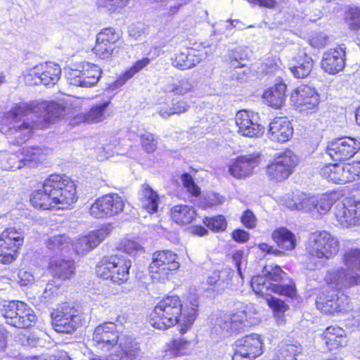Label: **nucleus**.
<instances>
[{
	"mask_svg": "<svg viewBox=\"0 0 360 360\" xmlns=\"http://www.w3.org/2000/svg\"><path fill=\"white\" fill-rule=\"evenodd\" d=\"M42 109L46 110L43 119L47 123L53 122L55 118L61 117L65 112L63 105L56 102L40 105L37 102L21 103L6 114L1 132L13 144L25 143L30 138L34 129L44 127L35 119L37 113Z\"/></svg>",
	"mask_w": 360,
	"mask_h": 360,
	"instance_id": "obj_1",
	"label": "nucleus"
},
{
	"mask_svg": "<svg viewBox=\"0 0 360 360\" xmlns=\"http://www.w3.org/2000/svg\"><path fill=\"white\" fill-rule=\"evenodd\" d=\"M198 307V299L193 297L190 304H183L176 295L167 296L161 300L155 307L150 317V323L159 330H166L176 324L179 325L181 334L186 333L193 326Z\"/></svg>",
	"mask_w": 360,
	"mask_h": 360,
	"instance_id": "obj_2",
	"label": "nucleus"
},
{
	"mask_svg": "<svg viewBox=\"0 0 360 360\" xmlns=\"http://www.w3.org/2000/svg\"><path fill=\"white\" fill-rule=\"evenodd\" d=\"M76 186L66 176L51 174L45 179L42 189L32 192V205L39 209H68L77 201Z\"/></svg>",
	"mask_w": 360,
	"mask_h": 360,
	"instance_id": "obj_3",
	"label": "nucleus"
},
{
	"mask_svg": "<svg viewBox=\"0 0 360 360\" xmlns=\"http://www.w3.org/2000/svg\"><path fill=\"white\" fill-rule=\"evenodd\" d=\"M345 267L329 271L326 276V282L338 290H343L360 285V250L351 249L344 255Z\"/></svg>",
	"mask_w": 360,
	"mask_h": 360,
	"instance_id": "obj_4",
	"label": "nucleus"
},
{
	"mask_svg": "<svg viewBox=\"0 0 360 360\" xmlns=\"http://www.w3.org/2000/svg\"><path fill=\"white\" fill-rule=\"evenodd\" d=\"M131 262L122 255H113L103 257L96 266V274L104 279L122 284L129 278V269Z\"/></svg>",
	"mask_w": 360,
	"mask_h": 360,
	"instance_id": "obj_5",
	"label": "nucleus"
},
{
	"mask_svg": "<svg viewBox=\"0 0 360 360\" xmlns=\"http://www.w3.org/2000/svg\"><path fill=\"white\" fill-rule=\"evenodd\" d=\"M338 239L326 231L311 233L305 245L306 252L311 257L330 259L339 251Z\"/></svg>",
	"mask_w": 360,
	"mask_h": 360,
	"instance_id": "obj_6",
	"label": "nucleus"
},
{
	"mask_svg": "<svg viewBox=\"0 0 360 360\" xmlns=\"http://www.w3.org/2000/svg\"><path fill=\"white\" fill-rule=\"evenodd\" d=\"M178 255L169 250L157 251L152 255L148 271L154 282H165L172 271L180 267Z\"/></svg>",
	"mask_w": 360,
	"mask_h": 360,
	"instance_id": "obj_7",
	"label": "nucleus"
},
{
	"mask_svg": "<svg viewBox=\"0 0 360 360\" xmlns=\"http://www.w3.org/2000/svg\"><path fill=\"white\" fill-rule=\"evenodd\" d=\"M1 312L8 324L19 328H29L37 321L33 310L22 302L11 301L5 303L2 305Z\"/></svg>",
	"mask_w": 360,
	"mask_h": 360,
	"instance_id": "obj_8",
	"label": "nucleus"
},
{
	"mask_svg": "<svg viewBox=\"0 0 360 360\" xmlns=\"http://www.w3.org/2000/svg\"><path fill=\"white\" fill-rule=\"evenodd\" d=\"M46 153L38 147H27L20 152L12 153L1 161L2 167L6 170H15L27 165L33 167L44 160Z\"/></svg>",
	"mask_w": 360,
	"mask_h": 360,
	"instance_id": "obj_9",
	"label": "nucleus"
},
{
	"mask_svg": "<svg viewBox=\"0 0 360 360\" xmlns=\"http://www.w3.org/2000/svg\"><path fill=\"white\" fill-rule=\"evenodd\" d=\"M124 205V200L118 194H106L94 201L89 209V213L95 219L109 218L122 212Z\"/></svg>",
	"mask_w": 360,
	"mask_h": 360,
	"instance_id": "obj_10",
	"label": "nucleus"
},
{
	"mask_svg": "<svg viewBox=\"0 0 360 360\" xmlns=\"http://www.w3.org/2000/svg\"><path fill=\"white\" fill-rule=\"evenodd\" d=\"M122 46L120 34L114 28L103 29L96 36V43L93 49L96 56L108 59L118 53Z\"/></svg>",
	"mask_w": 360,
	"mask_h": 360,
	"instance_id": "obj_11",
	"label": "nucleus"
},
{
	"mask_svg": "<svg viewBox=\"0 0 360 360\" xmlns=\"http://www.w3.org/2000/svg\"><path fill=\"white\" fill-rule=\"evenodd\" d=\"M127 336H120L117 325L113 322H105L96 327L93 334V341L96 347L103 351L109 352L112 349L120 350V342Z\"/></svg>",
	"mask_w": 360,
	"mask_h": 360,
	"instance_id": "obj_12",
	"label": "nucleus"
},
{
	"mask_svg": "<svg viewBox=\"0 0 360 360\" xmlns=\"http://www.w3.org/2000/svg\"><path fill=\"white\" fill-rule=\"evenodd\" d=\"M101 74L102 70L97 65L84 61L77 65V68L68 72V79L72 85L91 88L98 83Z\"/></svg>",
	"mask_w": 360,
	"mask_h": 360,
	"instance_id": "obj_13",
	"label": "nucleus"
},
{
	"mask_svg": "<svg viewBox=\"0 0 360 360\" xmlns=\"http://www.w3.org/2000/svg\"><path fill=\"white\" fill-rule=\"evenodd\" d=\"M247 305H242L236 311L229 314H225L217 321V325L223 332L229 335L238 333L244 330L245 328L252 324Z\"/></svg>",
	"mask_w": 360,
	"mask_h": 360,
	"instance_id": "obj_14",
	"label": "nucleus"
},
{
	"mask_svg": "<svg viewBox=\"0 0 360 360\" xmlns=\"http://www.w3.org/2000/svg\"><path fill=\"white\" fill-rule=\"evenodd\" d=\"M298 159L290 150L281 153L274 162L266 167V174L276 181H282L287 179L292 172Z\"/></svg>",
	"mask_w": 360,
	"mask_h": 360,
	"instance_id": "obj_15",
	"label": "nucleus"
},
{
	"mask_svg": "<svg viewBox=\"0 0 360 360\" xmlns=\"http://www.w3.org/2000/svg\"><path fill=\"white\" fill-rule=\"evenodd\" d=\"M232 360H254L263 353V342L257 334H251L235 342Z\"/></svg>",
	"mask_w": 360,
	"mask_h": 360,
	"instance_id": "obj_16",
	"label": "nucleus"
},
{
	"mask_svg": "<svg viewBox=\"0 0 360 360\" xmlns=\"http://www.w3.org/2000/svg\"><path fill=\"white\" fill-rule=\"evenodd\" d=\"M51 323L53 329L60 333L70 334L76 330L81 318L74 308L63 307L51 312Z\"/></svg>",
	"mask_w": 360,
	"mask_h": 360,
	"instance_id": "obj_17",
	"label": "nucleus"
},
{
	"mask_svg": "<svg viewBox=\"0 0 360 360\" xmlns=\"http://www.w3.org/2000/svg\"><path fill=\"white\" fill-rule=\"evenodd\" d=\"M348 297L343 294L339 296L334 290L326 289L316 300L317 308L324 314H335L347 310Z\"/></svg>",
	"mask_w": 360,
	"mask_h": 360,
	"instance_id": "obj_18",
	"label": "nucleus"
},
{
	"mask_svg": "<svg viewBox=\"0 0 360 360\" xmlns=\"http://www.w3.org/2000/svg\"><path fill=\"white\" fill-rule=\"evenodd\" d=\"M321 176L335 184H346L356 179V167L351 164H329L320 170Z\"/></svg>",
	"mask_w": 360,
	"mask_h": 360,
	"instance_id": "obj_19",
	"label": "nucleus"
},
{
	"mask_svg": "<svg viewBox=\"0 0 360 360\" xmlns=\"http://www.w3.org/2000/svg\"><path fill=\"white\" fill-rule=\"evenodd\" d=\"M360 148V143L350 137H342L330 142L327 154L334 160L343 161L353 157Z\"/></svg>",
	"mask_w": 360,
	"mask_h": 360,
	"instance_id": "obj_20",
	"label": "nucleus"
},
{
	"mask_svg": "<svg viewBox=\"0 0 360 360\" xmlns=\"http://www.w3.org/2000/svg\"><path fill=\"white\" fill-rule=\"evenodd\" d=\"M111 232L110 226L89 232L76 238L71 246L77 255H84L97 247Z\"/></svg>",
	"mask_w": 360,
	"mask_h": 360,
	"instance_id": "obj_21",
	"label": "nucleus"
},
{
	"mask_svg": "<svg viewBox=\"0 0 360 360\" xmlns=\"http://www.w3.org/2000/svg\"><path fill=\"white\" fill-rule=\"evenodd\" d=\"M251 286L256 294L262 296L267 295L269 290L281 295L293 297L296 290L294 284H274L264 276H256L252 278Z\"/></svg>",
	"mask_w": 360,
	"mask_h": 360,
	"instance_id": "obj_22",
	"label": "nucleus"
},
{
	"mask_svg": "<svg viewBox=\"0 0 360 360\" xmlns=\"http://www.w3.org/2000/svg\"><path fill=\"white\" fill-rule=\"evenodd\" d=\"M290 101L300 111L313 110L319 103V95L315 89L301 85L292 93Z\"/></svg>",
	"mask_w": 360,
	"mask_h": 360,
	"instance_id": "obj_23",
	"label": "nucleus"
},
{
	"mask_svg": "<svg viewBox=\"0 0 360 360\" xmlns=\"http://www.w3.org/2000/svg\"><path fill=\"white\" fill-rule=\"evenodd\" d=\"M259 163V155L256 153L237 157L229 166V174L236 179H243L252 174Z\"/></svg>",
	"mask_w": 360,
	"mask_h": 360,
	"instance_id": "obj_24",
	"label": "nucleus"
},
{
	"mask_svg": "<svg viewBox=\"0 0 360 360\" xmlns=\"http://www.w3.org/2000/svg\"><path fill=\"white\" fill-rule=\"evenodd\" d=\"M238 133L244 136L257 137L263 134V127L257 123L252 112L240 110L236 115Z\"/></svg>",
	"mask_w": 360,
	"mask_h": 360,
	"instance_id": "obj_25",
	"label": "nucleus"
},
{
	"mask_svg": "<svg viewBox=\"0 0 360 360\" xmlns=\"http://www.w3.org/2000/svg\"><path fill=\"white\" fill-rule=\"evenodd\" d=\"M120 350L112 352L109 359L94 357L89 360H135L140 356V348L131 338H123L120 342Z\"/></svg>",
	"mask_w": 360,
	"mask_h": 360,
	"instance_id": "obj_26",
	"label": "nucleus"
},
{
	"mask_svg": "<svg viewBox=\"0 0 360 360\" xmlns=\"http://www.w3.org/2000/svg\"><path fill=\"white\" fill-rule=\"evenodd\" d=\"M321 68L330 75L342 71L345 65V52L341 49H330L326 51L321 60Z\"/></svg>",
	"mask_w": 360,
	"mask_h": 360,
	"instance_id": "obj_27",
	"label": "nucleus"
},
{
	"mask_svg": "<svg viewBox=\"0 0 360 360\" xmlns=\"http://www.w3.org/2000/svg\"><path fill=\"white\" fill-rule=\"evenodd\" d=\"M293 134V128L289 120L285 118L278 117L274 119L269 124V139L278 143H284L288 141Z\"/></svg>",
	"mask_w": 360,
	"mask_h": 360,
	"instance_id": "obj_28",
	"label": "nucleus"
},
{
	"mask_svg": "<svg viewBox=\"0 0 360 360\" xmlns=\"http://www.w3.org/2000/svg\"><path fill=\"white\" fill-rule=\"evenodd\" d=\"M286 85L280 82L267 89L263 94V98L271 107L278 109L283 106L285 101Z\"/></svg>",
	"mask_w": 360,
	"mask_h": 360,
	"instance_id": "obj_29",
	"label": "nucleus"
},
{
	"mask_svg": "<svg viewBox=\"0 0 360 360\" xmlns=\"http://www.w3.org/2000/svg\"><path fill=\"white\" fill-rule=\"evenodd\" d=\"M201 57L196 54L193 49H184L176 53L172 60V65L179 70L193 68L201 61Z\"/></svg>",
	"mask_w": 360,
	"mask_h": 360,
	"instance_id": "obj_30",
	"label": "nucleus"
},
{
	"mask_svg": "<svg viewBox=\"0 0 360 360\" xmlns=\"http://www.w3.org/2000/svg\"><path fill=\"white\" fill-rule=\"evenodd\" d=\"M49 270L54 277L65 280L70 278L74 274L75 266L71 260L52 258L49 263Z\"/></svg>",
	"mask_w": 360,
	"mask_h": 360,
	"instance_id": "obj_31",
	"label": "nucleus"
},
{
	"mask_svg": "<svg viewBox=\"0 0 360 360\" xmlns=\"http://www.w3.org/2000/svg\"><path fill=\"white\" fill-rule=\"evenodd\" d=\"M271 238L279 248L285 251L292 250L297 245L295 234L285 227L275 229L272 232Z\"/></svg>",
	"mask_w": 360,
	"mask_h": 360,
	"instance_id": "obj_32",
	"label": "nucleus"
},
{
	"mask_svg": "<svg viewBox=\"0 0 360 360\" xmlns=\"http://www.w3.org/2000/svg\"><path fill=\"white\" fill-rule=\"evenodd\" d=\"M195 215V209L188 205H177L170 210V216L172 220L181 225L191 223Z\"/></svg>",
	"mask_w": 360,
	"mask_h": 360,
	"instance_id": "obj_33",
	"label": "nucleus"
},
{
	"mask_svg": "<svg viewBox=\"0 0 360 360\" xmlns=\"http://www.w3.org/2000/svg\"><path fill=\"white\" fill-rule=\"evenodd\" d=\"M314 196H309L304 193L297 192L292 197L286 200L285 205L293 210H303L312 214L314 207Z\"/></svg>",
	"mask_w": 360,
	"mask_h": 360,
	"instance_id": "obj_34",
	"label": "nucleus"
},
{
	"mask_svg": "<svg viewBox=\"0 0 360 360\" xmlns=\"http://www.w3.org/2000/svg\"><path fill=\"white\" fill-rule=\"evenodd\" d=\"M296 63L290 67L293 75L297 78H304L307 77L313 68L314 62L312 58L305 53H302L295 58Z\"/></svg>",
	"mask_w": 360,
	"mask_h": 360,
	"instance_id": "obj_35",
	"label": "nucleus"
},
{
	"mask_svg": "<svg viewBox=\"0 0 360 360\" xmlns=\"http://www.w3.org/2000/svg\"><path fill=\"white\" fill-rule=\"evenodd\" d=\"M323 339L329 350L342 346L345 340V330L338 326H329L323 333Z\"/></svg>",
	"mask_w": 360,
	"mask_h": 360,
	"instance_id": "obj_36",
	"label": "nucleus"
},
{
	"mask_svg": "<svg viewBox=\"0 0 360 360\" xmlns=\"http://www.w3.org/2000/svg\"><path fill=\"white\" fill-rule=\"evenodd\" d=\"M109 104L110 101H106L95 105L88 112L82 116V120L88 124L103 122L109 116L108 111Z\"/></svg>",
	"mask_w": 360,
	"mask_h": 360,
	"instance_id": "obj_37",
	"label": "nucleus"
},
{
	"mask_svg": "<svg viewBox=\"0 0 360 360\" xmlns=\"http://www.w3.org/2000/svg\"><path fill=\"white\" fill-rule=\"evenodd\" d=\"M41 79L44 85H53L58 81L61 69L58 64L52 62L41 64Z\"/></svg>",
	"mask_w": 360,
	"mask_h": 360,
	"instance_id": "obj_38",
	"label": "nucleus"
},
{
	"mask_svg": "<svg viewBox=\"0 0 360 360\" xmlns=\"http://www.w3.org/2000/svg\"><path fill=\"white\" fill-rule=\"evenodd\" d=\"M336 200L335 193H325L320 196H314L312 214L319 217L326 214Z\"/></svg>",
	"mask_w": 360,
	"mask_h": 360,
	"instance_id": "obj_39",
	"label": "nucleus"
},
{
	"mask_svg": "<svg viewBox=\"0 0 360 360\" xmlns=\"http://www.w3.org/2000/svg\"><path fill=\"white\" fill-rule=\"evenodd\" d=\"M159 196L148 185H144L141 192V202L143 209L149 213L158 211Z\"/></svg>",
	"mask_w": 360,
	"mask_h": 360,
	"instance_id": "obj_40",
	"label": "nucleus"
},
{
	"mask_svg": "<svg viewBox=\"0 0 360 360\" xmlns=\"http://www.w3.org/2000/svg\"><path fill=\"white\" fill-rule=\"evenodd\" d=\"M167 348L174 356L188 355L191 352V342L182 337H174L167 343Z\"/></svg>",
	"mask_w": 360,
	"mask_h": 360,
	"instance_id": "obj_41",
	"label": "nucleus"
},
{
	"mask_svg": "<svg viewBox=\"0 0 360 360\" xmlns=\"http://www.w3.org/2000/svg\"><path fill=\"white\" fill-rule=\"evenodd\" d=\"M131 0H96L95 5L98 10L110 14L120 13L128 6Z\"/></svg>",
	"mask_w": 360,
	"mask_h": 360,
	"instance_id": "obj_42",
	"label": "nucleus"
},
{
	"mask_svg": "<svg viewBox=\"0 0 360 360\" xmlns=\"http://www.w3.org/2000/svg\"><path fill=\"white\" fill-rule=\"evenodd\" d=\"M334 215L337 221V224L343 228H349L352 226V217L349 214V200L347 203L338 202L334 209Z\"/></svg>",
	"mask_w": 360,
	"mask_h": 360,
	"instance_id": "obj_43",
	"label": "nucleus"
},
{
	"mask_svg": "<svg viewBox=\"0 0 360 360\" xmlns=\"http://www.w3.org/2000/svg\"><path fill=\"white\" fill-rule=\"evenodd\" d=\"M193 89V85L191 82L187 79L184 78L179 81V82H168L164 87V91L168 93H174L176 95L183 96L191 92Z\"/></svg>",
	"mask_w": 360,
	"mask_h": 360,
	"instance_id": "obj_44",
	"label": "nucleus"
},
{
	"mask_svg": "<svg viewBox=\"0 0 360 360\" xmlns=\"http://www.w3.org/2000/svg\"><path fill=\"white\" fill-rule=\"evenodd\" d=\"M300 345L290 344L281 347L274 360H297L296 356L302 352Z\"/></svg>",
	"mask_w": 360,
	"mask_h": 360,
	"instance_id": "obj_45",
	"label": "nucleus"
},
{
	"mask_svg": "<svg viewBox=\"0 0 360 360\" xmlns=\"http://www.w3.org/2000/svg\"><path fill=\"white\" fill-rule=\"evenodd\" d=\"M70 245L71 241L65 235L52 236L47 242L48 248L55 252H66Z\"/></svg>",
	"mask_w": 360,
	"mask_h": 360,
	"instance_id": "obj_46",
	"label": "nucleus"
},
{
	"mask_svg": "<svg viewBox=\"0 0 360 360\" xmlns=\"http://www.w3.org/2000/svg\"><path fill=\"white\" fill-rule=\"evenodd\" d=\"M0 236L10 242L13 245V248H19L24 242L22 231L15 228L6 229L1 233Z\"/></svg>",
	"mask_w": 360,
	"mask_h": 360,
	"instance_id": "obj_47",
	"label": "nucleus"
},
{
	"mask_svg": "<svg viewBox=\"0 0 360 360\" xmlns=\"http://www.w3.org/2000/svg\"><path fill=\"white\" fill-rule=\"evenodd\" d=\"M150 60L148 58H144L141 60L136 61L134 65L127 71L123 76L120 78L117 83L118 85H123L129 79L131 78L136 73L139 72L143 68L146 67L150 63Z\"/></svg>",
	"mask_w": 360,
	"mask_h": 360,
	"instance_id": "obj_48",
	"label": "nucleus"
},
{
	"mask_svg": "<svg viewBox=\"0 0 360 360\" xmlns=\"http://www.w3.org/2000/svg\"><path fill=\"white\" fill-rule=\"evenodd\" d=\"M345 20L351 30H356L360 29V8H349L345 13Z\"/></svg>",
	"mask_w": 360,
	"mask_h": 360,
	"instance_id": "obj_49",
	"label": "nucleus"
},
{
	"mask_svg": "<svg viewBox=\"0 0 360 360\" xmlns=\"http://www.w3.org/2000/svg\"><path fill=\"white\" fill-rule=\"evenodd\" d=\"M263 273L269 281L271 280L276 282L281 281L285 275V273L280 266L274 264L266 265Z\"/></svg>",
	"mask_w": 360,
	"mask_h": 360,
	"instance_id": "obj_50",
	"label": "nucleus"
},
{
	"mask_svg": "<svg viewBox=\"0 0 360 360\" xmlns=\"http://www.w3.org/2000/svg\"><path fill=\"white\" fill-rule=\"evenodd\" d=\"M204 224L213 231H221L226 228V221L223 216L219 215L213 218H205Z\"/></svg>",
	"mask_w": 360,
	"mask_h": 360,
	"instance_id": "obj_51",
	"label": "nucleus"
},
{
	"mask_svg": "<svg viewBox=\"0 0 360 360\" xmlns=\"http://www.w3.org/2000/svg\"><path fill=\"white\" fill-rule=\"evenodd\" d=\"M227 276L226 271H214L207 277V283L211 286L217 285L224 288L228 283Z\"/></svg>",
	"mask_w": 360,
	"mask_h": 360,
	"instance_id": "obj_52",
	"label": "nucleus"
},
{
	"mask_svg": "<svg viewBox=\"0 0 360 360\" xmlns=\"http://www.w3.org/2000/svg\"><path fill=\"white\" fill-rule=\"evenodd\" d=\"M119 248L129 255H132L141 250V246L135 240L126 238L121 240Z\"/></svg>",
	"mask_w": 360,
	"mask_h": 360,
	"instance_id": "obj_53",
	"label": "nucleus"
},
{
	"mask_svg": "<svg viewBox=\"0 0 360 360\" xmlns=\"http://www.w3.org/2000/svg\"><path fill=\"white\" fill-rule=\"evenodd\" d=\"M159 7L169 6L172 13H176L179 8L186 3V0H150Z\"/></svg>",
	"mask_w": 360,
	"mask_h": 360,
	"instance_id": "obj_54",
	"label": "nucleus"
},
{
	"mask_svg": "<svg viewBox=\"0 0 360 360\" xmlns=\"http://www.w3.org/2000/svg\"><path fill=\"white\" fill-rule=\"evenodd\" d=\"M141 141L142 147L147 153H153L155 150L158 141L153 134H142Z\"/></svg>",
	"mask_w": 360,
	"mask_h": 360,
	"instance_id": "obj_55",
	"label": "nucleus"
},
{
	"mask_svg": "<svg viewBox=\"0 0 360 360\" xmlns=\"http://www.w3.org/2000/svg\"><path fill=\"white\" fill-rule=\"evenodd\" d=\"M41 64L30 69L25 75L26 83L30 85H39L41 83Z\"/></svg>",
	"mask_w": 360,
	"mask_h": 360,
	"instance_id": "obj_56",
	"label": "nucleus"
},
{
	"mask_svg": "<svg viewBox=\"0 0 360 360\" xmlns=\"http://www.w3.org/2000/svg\"><path fill=\"white\" fill-rule=\"evenodd\" d=\"M181 181L184 186L186 188L187 191L194 196H198L200 193V188L195 184L192 176L185 173L181 175Z\"/></svg>",
	"mask_w": 360,
	"mask_h": 360,
	"instance_id": "obj_57",
	"label": "nucleus"
},
{
	"mask_svg": "<svg viewBox=\"0 0 360 360\" xmlns=\"http://www.w3.org/2000/svg\"><path fill=\"white\" fill-rule=\"evenodd\" d=\"M279 61L274 58H266L261 65V71L266 75H273L280 70Z\"/></svg>",
	"mask_w": 360,
	"mask_h": 360,
	"instance_id": "obj_58",
	"label": "nucleus"
},
{
	"mask_svg": "<svg viewBox=\"0 0 360 360\" xmlns=\"http://www.w3.org/2000/svg\"><path fill=\"white\" fill-rule=\"evenodd\" d=\"M349 204L352 226H358L360 224V200H349Z\"/></svg>",
	"mask_w": 360,
	"mask_h": 360,
	"instance_id": "obj_59",
	"label": "nucleus"
},
{
	"mask_svg": "<svg viewBox=\"0 0 360 360\" xmlns=\"http://www.w3.org/2000/svg\"><path fill=\"white\" fill-rule=\"evenodd\" d=\"M229 61L231 66L233 68H245L244 58L240 53V49H235L229 53Z\"/></svg>",
	"mask_w": 360,
	"mask_h": 360,
	"instance_id": "obj_60",
	"label": "nucleus"
},
{
	"mask_svg": "<svg viewBox=\"0 0 360 360\" xmlns=\"http://www.w3.org/2000/svg\"><path fill=\"white\" fill-rule=\"evenodd\" d=\"M309 44L314 48H323L328 43V37L321 32L314 34L309 39Z\"/></svg>",
	"mask_w": 360,
	"mask_h": 360,
	"instance_id": "obj_61",
	"label": "nucleus"
},
{
	"mask_svg": "<svg viewBox=\"0 0 360 360\" xmlns=\"http://www.w3.org/2000/svg\"><path fill=\"white\" fill-rule=\"evenodd\" d=\"M267 302L269 306L276 312L278 313H284L288 310V306L285 303L284 301L271 297V298L267 300Z\"/></svg>",
	"mask_w": 360,
	"mask_h": 360,
	"instance_id": "obj_62",
	"label": "nucleus"
},
{
	"mask_svg": "<svg viewBox=\"0 0 360 360\" xmlns=\"http://www.w3.org/2000/svg\"><path fill=\"white\" fill-rule=\"evenodd\" d=\"M18 340L25 346L37 347L41 343V340L31 333L18 335Z\"/></svg>",
	"mask_w": 360,
	"mask_h": 360,
	"instance_id": "obj_63",
	"label": "nucleus"
},
{
	"mask_svg": "<svg viewBox=\"0 0 360 360\" xmlns=\"http://www.w3.org/2000/svg\"><path fill=\"white\" fill-rule=\"evenodd\" d=\"M171 104L173 115H180L187 112L190 108L188 103L184 100H173Z\"/></svg>",
	"mask_w": 360,
	"mask_h": 360,
	"instance_id": "obj_64",
	"label": "nucleus"
}]
</instances>
